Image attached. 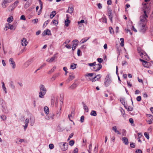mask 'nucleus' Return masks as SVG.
<instances>
[{
	"instance_id": "obj_48",
	"label": "nucleus",
	"mask_w": 153,
	"mask_h": 153,
	"mask_svg": "<svg viewBox=\"0 0 153 153\" xmlns=\"http://www.w3.org/2000/svg\"><path fill=\"white\" fill-rule=\"evenodd\" d=\"M136 99L137 101L140 102L141 100V97L140 96H138L137 97Z\"/></svg>"
},
{
	"instance_id": "obj_32",
	"label": "nucleus",
	"mask_w": 153,
	"mask_h": 153,
	"mask_svg": "<svg viewBox=\"0 0 153 153\" xmlns=\"http://www.w3.org/2000/svg\"><path fill=\"white\" fill-rule=\"evenodd\" d=\"M76 64H74L73 63L71 65L70 68L71 69H74L76 68Z\"/></svg>"
},
{
	"instance_id": "obj_3",
	"label": "nucleus",
	"mask_w": 153,
	"mask_h": 153,
	"mask_svg": "<svg viewBox=\"0 0 153 153\" xmlns=\"http://www.w3.org/2000/svg\"><path fill=\"white\" fill-rule=\"evenodd\" d=\"M59 146L61 149L63 151L66 150L68 147V144L67 143H59Z\"/></svg>"
},
{
	"instance_id": "obj_43",
	"label": "nucleus",
	"mask_w": 153,
	"mask_h": 153,
	"mask_svg": "<svg viewBox=\"0 0 153 153\" xmlns=\"http://www.w3.org/2000/svg\"><path fill=\"white\" fill-rule=\"evenodd\" d=\"M0 102L2 105H3V104H5L4 100L2 98L0 99Z\"/></svg>"
},
{
	"instance_id": "obj_17",
	"label": "nucleus",
	"mask_w": 153,
	"mask_h": 153,
	"mask_svg": "<svg viewBox=\"0 0 153 153\" xmlns=\"http://www.w3.org/2000/svg\"><path fill=\"white\" fill-rule=\"evenodd\" d=\"M122 140L123 141V143L126 145H128V139L126 137H123L122 138Z\"/></svg>"
},
{
	"instance_id": "obj_47",
	"label": "nucleus",
	"mask_w": 153,
	"mask_h": 153,
	"mask_svg": "<svg viewBox=\"0 0 153 153\" xmlns=\"http://www.w3.org/2000/svg\"><path fill=\"white\" fill-rule=\"evenodd\" d=\"M20 19L21 20H26L25 17L24 15H22L21 16Z\"/></svg>"
},
{
	"instance_id": "obj_8",
	"label": "nucleus",
	"mask_w": 153,
	"mask_h": 153,
	"mask_svg": "<svg viewBox=\"0 0 153 153\" xmlns=\"http://www.w3.org/2000/svg\"><path fill=\"white\" fill-rule=\"evenodd\" d=\"M102 76L101 74H98L95 76L92 79H90L91 80L92 82H95L97 80H98L99 79H100L101 77Z\"/></svg>"
},
{
	"instance_id": "obj_40",
	"label": "nucleus",
	"mask_w": 153,
	"mask_h": 153,
	"mask_svg": "<svg viewBox=\"0 0 153 153\" xmlns=\"http://www.w3.org/2000/svg\"><path fill=\"white\" fill-rule=\"evenodd\" d=\"M1 118L3 120H5L7 118L6 116L4 115L1 116Z\"/></svg>"
},
{
	"instance_id": "obj_56",
	"label": "nucleus",
	"mask_w": 153,
	"mask_h": 153,
	"mask_svg": "<svg viewBox=\"0 0 153 153\" xmlns=\"http://www.w3.org/2000/svg\"><path fill=\"white\" fill-rule=\"evenodd\" d=\"M78 149L77 148H75L74 150V153H78Z\"/></svg>"
},
{
	"instance_id": "obj_21",
	"label": "nucleus",
	"mask_w": 153,
	"mask_h": 153,
	"mask_svg": "<svg viewBox=\"0 0 153 153\" xmlns=\"http://www.w3.org/2000/svg\"><path fill=\"white\" fill-rule=\"evenodd\" d=\"M44 110L46 114L48 115L49 114V108L48 107L46 106L44 107Z\"/></svg>"
},
{
	"instance_id": "obj_49",
	"label": "nucleus",
	"mask_w": 153,
	"mask_h": 153,
	"mask_svg": "<svg viewBox=\"0 0 153 153\" xmlns=\"http://www.w3.org/2000/svg\"><path fill=\"white\" fill-rule=\"evenodd\" d=\"M96 63V62H94L93 63H88V65L90 66H93V67Z\"/></svg>"
},
{
	"instance_id": "obj_55",
	"label": "nucleus",
	"mask_w": 153,
	"mask_h": 153,
	"mask_svg": "<svg viewBox=\"0 0 153 153\" xmlns=\"http://www.w3.org/2000/svg\"><path fill=\"white\" fill-rule=\"evenodd\" d=\"M135 152L136 153H142V151L140 149H138L136 150Z\"/></svg>"
},
{
	"instance_id": "obj_62",
	"label": "nucleus",
	"mask_w": 153,
	"mask_h": 153,
	"mask_svg": "<svg viewBox=\"0 0 153 153\" xmlns=\"http://www.w3.org/2000/svg\"><path fill=\"white\" fill-rule=\"evenodd\" d=\"M81 52L80 50L79 49H78L77 50V54L78 56H80V53Z\"/></svg>"
},
{
	"instance_id": "obj_23",
	"label": "nucleus",
	"mask_w": 153,
	"mask_h": 153,
	"mask_svg": "<svg viewBox=\"0 0 153 153\" xmlns=\"http://www.w3.org/2000/svg\"><path fill=\"white\" fill-rule=\"evenodd\" d=\"M74 10V8L73 7H69L68 10H67L66 12L71 13H72Z\"/></svg>"
},
{
	"instance_id": "obj_53",
	"label": "nucleus",
	"mask_w": 153,
	"mask_h": 153,
	"mask_svg": "<svg viewBox=\"0 0 153 153\" xmlns=\"http://www.w3.org/2000/svg\"><path fill=\"white\" fill-rule=\"evenodd\" d=\"M107 4L108 5H110L112 4V1L111 0H108L107 1Z\"/></svg>"
},
{
	"instance_id": "obj_12",
	"label": "nucleus",
	"mask_w": 153,
	"mask_h": 153,
	"mask_svg": "<svg viewBox=\"0 0 153 153\" xmlns=\"http://www.w3.org/2000/svg\"><path fill=\"white\" fill-rule=\"evenodd\" d=\"M9 62L10 64L12 65L13 68L14 69L16 68V64L13 59L12 58H10L9 60Z\"/></svg>"
},
{
	"instance_id": "obj_15",
	"label": "nucleus",
	"mask_w": 153,
	"mask_h": 153,
	"mask_svg": "<svg viewBox=\"0 0 153 153\" xmlns=\"http://www.w3.org/2000/svg\"><path fill=\"white\" fill-rule=\"evenodd\" d=\"M51 34V31L48 29L45 30L42 33L43 36H45V35H50Z\"/></svg>"
},
{
	"instance_id": "obj_9",
	"label": "nucleus",
	"mask_w": 153,
	"mask_h": 153,
	"mask_svg": "<svg viewBox=\"0 0 153 153\" xmlns=\"http://www.w3.org/2000/svg\"><path fill=\"white\" fill-rule=\"evenodd\" d=\"M60 101L62 102V103L60 104V109L58 111H57L56 114V116L57 117H59L60 116L61 113L62 107V101H61V100H60Z\"/></svg>"
},
{
	"instance_id": "obj_41",
	"label": "nucleus",
	"mask_w": 153,
	"mask_h": 153,
	"mask_svg": "<svg viewBox=\"0 0 153 153\" xmlns=\"http://www.w3.org/2000/svg\"><path fill=\"white\" fill-rule=\"evenodd\" d=\"M77 45V44H75V43H74L73 45L72 50L74 51L76 48V47Z\"/></svg>"
},
{
	"instance_id": "obj_57",
	"label": "nucleus",
	"mask_w": 153,
	"mask_h": 153,
	"mask_svg": "<svg viewBox=\"0 0 153 153\" xmlns=\"http://www.w3.org/2000/svg\"><path fill=\"white\" fill-rule=\"evenodd\" d=\"M65 47L68 49H71V46L70 45L67 44L65 46Z\"/></svg>"
},
{
	"instance_id": "obj_63",
	"label": "nucleus",
	"mask_w": 153,
	"mask_h": 153,
	"mask_svg": "<svg viewBox=\"0 0 153 153\" xmlns=\"http://www.w3.org/2000/svg\"><path fill=\"white\" fill-rule=\"evenodd\" d=\"M85 22V21L83 19H82V20H81L80 21H78V24H80V23H83Z\"/></svg>"
},
{
	"instance_id": "obj_22",
	"label": "nucleus",
	"mask_w": 153,
	"mask_h": 153,
	"mask_svg": "<svg viewBox=\"0 0 153 153\" xmlns=\"http://www.w3.org/2000/svg\"><path fill=\"white\" fill-rule=\"evenodd\" d=\"M111 80L109 79H107L105 82V84L106 87L108 86L111 83Z\"/></svg>"
},
{
	"instance_id": "obj_61",
	"label": "nucleus",
	"mask_w": 153,
	"mask_h": 153,
	"mask_svg": "<svg viewBox=\"0 0 153 153\" xmlns=\"http://www.w3.org/2000/svg\"><path fill=\"white\" fill-rule=\"evenodd\" d=\"M103 19L102 22L105 23H107V19L106 18H102Z\"/></svg>"
},
{
	"instance_id": "obj_5",
	"label": "nucleus",
	"mask_w": 153,
	"mask_h": 153,
	"mask_svg": "<svg viewBox=\"0 0 153 153\" xmlns=\"http://www.w3.org/2000/svg\"><path fill=\"white\" fill-rule=\"evenodd\" d=\"M19 2L18 1H16L13 4H12L11 6L9 7V10H10L11 11H13L17 6Z\"/></svg>"
},
{
	"instance_id": "obj_38",
	"label": "nucleus",
	"mask_w": 153,
	"mask_h": 153,
	"mask_svg": "<svg viewBox=\"0 0 153 153\" xmlns=\"http://www.w3.org/2000/svg\"><path fill=\"white\" fill-rule=\"evenodd\" d=\"M109 31L111 34H113L114 33V31L112 27H109Z\"/></svg>"
},
{
	"instance_id": "obj_29",
	"label": "nucleus",
	"mask_w": 153,
	"mask_h": 153,
	"mask_svg": "<svg viewBox=\"0 0 153 153\" xmlns=\"http://www.w3.org/2000/svg\"><path fill=\"white\" fill-rule=\"evenodd\" d=\"M24 141L23 139H21L20 138L18 139L16 141V143L18 144H19V143H22Z\"/></svg>"
},
{
	"instance_id": "obj_35",
	"label": "nucleus",
	"mask_w": 153,
	"mask_h": 153,
	"mask_svg": "<svg viewBox=\"0 0 153 153\" xmlns=\"http://www.w3.org/2000/svg\"><path fill=\"white\" fill-rule=\"evenodd\" d=\"M34 60V59L33 58H31L29 59L27 61V62L30 65L33 61Z\"/></svg>"
},
{
	"instance_id": "obj_31",
	"label": "nucleus",
	"mask_w": 153,
	"mask_h": 153,
	"mask_svg": "<svg viewBox=\"0 0 153 153\" xmlns=\"http://www.w3.org/2000/svg\"><path fill=\"white\" fill-rule=\"evenodd\" d=\"M8 28L10 29V30H12L13 29L14 30H15V29L14 28V26L13 25H11L10 24H8Z\"/></svg>"
},
{
	"instance_id": "obj_13",
	"label": "nucleus",
	"mask_w": 153,
	"mask_h": 153,
	"mask_svg": "<svg viewBox=\"0 0 153 153\" xmlns=\"http://www.w3.org/2000/svg\"><path fill=\"white\" fill-rule=\"evenodd\" d=\"M108 16L109 17V19L111 21V22H112V15L111 14L112 13V10L111 9H109L108 10Z\"/></svg>"
},
{
	"instance_id": "obj_7",
	"label": "nucleus",
	"mask_w": 153,
	"mask_h": 153,
	"mask_svg": "<svg viewBox=\"0 0 153 153\" xmlns=\"http://www.w3.org/2000/svg\"><path fill=\"white\" fill-rule=\"evenodd\" d=\"M55 115L53 113H50L49 115H46L45 118L47 120H49L50 119L53 120L54 119Z\"/></svg>"
},
{
	"instance_id": "obj_58",
	"label": "nucleus",
	"mask_w": 153,
	"mask_h": 153,
	"mask_svg": "<svg viewBox=\"0 0 153 153\" xmlns=\"http://www.w3.org/2000/svg\"><path fill=\"white\" fill-rule=\"evenodd\" d=\"M130 146L132 148H134L135 147V144L134 143H131L130 144Z\"/></svg>"
},
{
	"instance_id": "obj_33",
	"label": "nucleus",
	"mask_w": 153,
	"mask_h": 153,
	"mask_svg": "<svg viewBox=\"0 0 153 153\" xmlns=\"http://www.w3.org/2000/svg\"><path fill=\"white\" fill-rule=\"evenodd\" d=\"M13 20V17H9L7 19V21L9 23H11Z\"/></svg>"
},
{
	"instance_id": "obj_19",
	"label": "nucleus",
	"mask_w": 153,
	"mask_h": 153,
	"mask_svg": "<svg viewBox=\"0 0 153 153\" xmlns=\"http://www.w3.org/2000/svg\"><path fill=\"white\" fill-rule=\"evenodd\" d=\"M112 130L115 133H117V134H121V133L117 130L116 126H114L112 127Z\"/></svg>"
},
{
	"instance_id": "obj_45",
	"label": "nucleus",
	"mask_w": 153,
	"mask_h": 153,
	"mask_svg": "<svg viewBox=\"0 0 153 153\" xmlns=\"http://www.w3.org/2000/svg\"><path fill=\"white\" fill-rule=\"evenodd\" d=\"M49 147L50 149H53L54 148V145L53 144H50L49 145Z\"/></svg>"
},
{
	"instance_id": "obj_54",
	"label": "nucleus",
	"mask_w": 153,
	"mask_h": 153,
	"mask_svg": "<svg viewBox=\"0 0 153 153\" xmlns=\"http://www.w3.org/2000/svg\"><path fill=\"white\" fill-rule=\"evenodd\" d=\"M38 19H33L32 20V22L34 24L37 23L38 22Z\"/></svg>"
},
{
	"instance_id": "obj_39",
	"label": "nucleus",
	"mask_w": 153,
	"mask_h": 153,
	"mask_svg": "<svg viewBox=\"0 0 153 153\" xmlns=\"http://www.w3.org/2000/svg\"><path fill=\"white\" fill-rule=\"evenodd\" d=\"M69 145L72 146H73L74 143V141L73 140H71L69 142Z\"/></svg>"
},
{
	"instance_id": "obj_37",
	"label": "nucleus",
	"mask_w": 153,
	"mask_h": 153,
	"mask_svg": "<svg viewBox=\"0 0 153 153\" xmlns=\"http://www.w3.org/2000/svg\"><path fill=\"white\" fill-rule=\"evenodd\" d=\"M30 65V64L28 62L26 61V62L24 64V66L25 67L27 68L29 65Z\"/></svg>"
},
{
	"instance_id": "obj_6",
	"label": "nucleus",
	"mask_w": 153,
	"mask_h": 153,
	"mask_svg": "<svg viewBox=\"0 0 153 153\" xmlns=\"http://www.w3.org/2000/svg\"><path fill=\"white\" fill-rule=\"evenodd\" d=\"M75 77V76L73 73H70L69 77L66 80L68 82H69L70 81L73 80Z\"/></svg>"
},
{
	"instance_id": "obj_28",
	"label": "nucleus",
	"mask_w": 153,
	"mask_h": 153,
	"mask_svg": "<svg viewBox=\"0 0 153 153\" xmlns=\"http://www.w3.org/2000/svg\"><path fill=\"white\" fill-rule=\"evenodd\" d=\"M82 104H83V106L84 107V109L85 110V111L86 112H88V107L87 106V105H86V104L83 102H82Z\"/></svg>"
},
{
	"instance_id": "obj_52",
	"label": "nucleus",
	"mask_w": 153,
	"mask_h": 153,
	"mask_svg": "<svg viewBox=\"0 0 153 153\" xmlns=\"http://www.w3.org/2000/svg\"><path fill=\"white\" fill-rule=\"evenodd\" d=\"M97 60L99 63H101L103 62V59L101 58H98Z\"/></svg>"
},
{
	"instance_id": "obj_25",
	"label": "nucleus",
	"mask_w": 153,
	"mask_h": 153,
	"mask_svg": "<svg viewBox=\"0 0 153 153\" xmlns=\"http://www.w3.org/2000/svg\"><path fill=\"white\" fill-rule=\"evenodd\" d=\"M68 17H67V19L65 21V25L67 27L68 26L70 22V21L68 19Z\"/></svg>"
},
{
	"instance_id": "obj_44",
	"label": "nucleus",
	"mask_w": 153,
	"mask_h": 153,
	"mask_svg": "<svg viewBox=\"0 0 153 153\" xmlns=\"http://www.w3.org/2000/svg\"><path fill=\"white\" fill-rule=\"evenodd\" d=\"M53 23L55 25H57L58 24V22L56 20H53Z\"/></svg>"
},
{
	"instance_id": "obj_10",
	"label": "nucleus",
	"mask_w": 153,
	"mask_h": 153,
	"mask_svg": "<svg viewBox=\"0 0 153 153\" xmlns=\"http://www.w3.org/2000/svg\"><path fill=\"white\" fill-rule=\"evenodd\" d=\"M27 43H28L26 39L23 38L21 40V43L23 46H26L27 45Z\"/></svg>"
},
{
	"instance_id": "obj_36",
	"label": "nucleus",
	"mask_w": 153,
	"mask_h": 153,
	"mask_svg": "<svg viewBox=\"0 0 153 153\" xmlns=\"http://www.w3.org/2000/svg\"><path fill=\"white\" fill-rule=\"evenodd\" d=\"M125 107L128 111H132L133 110V108L131 106H128V108L126 107V106Z\"/></svg>"
},
{
	"instance_id": "obj_42",
	"label": "nucleus",
	"mask_w": 153,
	"mask_h": 153,
	"mask_svg": "<svg viewBox=\"0 0 153 153\" xmlns=\"http://www.w3.org/2000/svg\"><path fill=\"white\" fill-rule=\"evenodd\" d=\"M144 136L147 139H149V134L147 132H145L144 134Z\"/></svg>"
},
{
	"instance_id": "obj_20",
	"label": "nucleus",
	"mask_w": 153,
	"mask_h": 153,
	"mask_svg": "<svg viewBox=\"0 0 153 153\" xmlns=\"http://www.w3.org/2000/svg\"><path fill=\"white\" fill-rule=\"evenodd\" d=\"M60 75V74L59 73L55 74L52 76V77L51 78V79H53V80L54 81L56 79V78L58 77Z\"/></svg>"
},
{
	"instance_id": "obj_11",
	"label": "nucleus",
	"mask_w": 153,
	"mask_h": 153,
	"mask_svg": "<svg viewBox=\"0 0 153 153\" xmlns=\"http://www.w3.org/2000/svg\"><path fill=\"white\" fill-rule=\"evenodd\" d=\"M140 61L143 62V65L144 66V67L146 68L149 67V64H150V63L149 62H147V61L144 60L142 59H140Z\"/></svg>"
},
{
	"instance_id": "obj_2",
	"label": "nucleus",
	"mask_w": 153,
	"mask_h": 153,
	"mask_svg": "<svg viewBox=\"0 0 153 153\" xmlns=\"http://www.w3.org/2000/svg\"><path fill=\"white\" fill-rule=\"evenodd\" d=\"M40 91L39 93V97L40 98H43L44 97L47 91V90L45 85L43 84H41L39 86Z\"/></svg>"
},
{
	"instance_id": "obj_64",
	"label": "nucleus",
	"mask_w": 153,
	"mask_h": 153,
	"mask_svg": "<svg viewBox=\"0 0 153 153\" xmlns=\"http://www.w3.org/2000/svg\"><path fill=\"white\" fill-rule=\"evenodd\" d=\"M73 135H74V134L73 133H72L71 134H70L69 137L68 139V140H69L70 139L73 137Z\"/></svg>"
},
{
	"instance_id": "obj_16",
	"label": "nucleus",
	"mask_w": 153,
	"mask_h": 153,
	"mask_svg": "<svg viewBox=\"0 0 153 153\" xmlns=\"http://www.w3.org/2000/svg\"><path fill=\"white\" fill-rule=\"evenodd\" d=\"M77 86V85L76 84L74 83L68 87V89L69 90H73L75 89Z\"/></svg>"
},
{
	"instance_id": "obj_4",
	"label": "nucleus",
	"mask_w": 153,
	"mask_h": 153,
	"mask_svg": "<svg viewBox=\"0 0 153 153\" xmlns=\"http://www.w3.org/2000/svg\"><path fill=\"white\" fill-rule=\"evenodd\" d=\"M102 68V65L101 64L99 63L97 64H95L92 70L94 71H97L100 70Z\"/></svg>"
},
{
	"instance_id": "obj_30",
	"label": "nucleus",
	"mask_w": 153,
	"mask_h": 153,
	"mask_svg": "<svg viewBox=\"0 0 153 153\" xmlns=\"http://www.w3.org/2000/svg\"><path fill=\"white\" fill-rule=\"evenodd\" d=\"M90 114L91 116H96L97 115V114L96 111L92 110L91 111V112Z\"/></svg>"
},
{
	"instance_id": "obj_24",
	"label": "nucleus",
	"mask_w": 153,
	"mask_h": 153,
	"mask_svg": "<svg viewBox=\"0 0 153 153\" xmlns=\"http://www.w3.org/2000/svg\"><path fill=\"white\" fill-rule=\"evenodd\" d=\"M74 111H72L71 112V114H69L68 115V117L69 119V120L71 121H72L71 120V117H73L74 116Z\"/></svg>"
},
{
	"instance_id": "obj_46",
	"label": "nucleus",
	"mask_w": 153,
	"mask_h": 153,
	"mask_svg": "<svg viewBox=\"0 0 153 153\" xmlns=\"http://www.w3.org/2000/svg\"><path fill=\"white\" fill-rule=\"evenodd\" d=\"M39 2L40 5V10H42V3L41 0H39Z\"/></svg>"
},
{
	"instance_id": "obj_14",
	"label": "nucleus",
	"mask_w": 153,
	"mask_h": 153,
	"mask_svg": "<svg viewBox=\"0 0 153 153\" xmlns=\"http://www.w3.org/2000/svg\"><path fill=\"white\" fill-rule=\"evenodd\" d=\"M56 58V57L55 55H54L51 58L48 59L46 61L49 63H51L53 62Z\"/></svg>"
},
{
	"instance_id": "obj_18",
	"label": "nucleus",
	"mask_w": 153,
	"mask_h": 153,
	"mask_svg": "<svg viewBox=\"0 0 153 153\" xmlns=\"http://www.w3.org/2000/svg\"><path fill=\"white\" fill-rule=\"evenodd\" d=\"M2 109L3 112H4L5 113H7L8 112V111L7 110V108L5 104H3V105H2Z\"/></svg>"
},
{
	"instance_id": "obj_59",
	"label": "nucleus",
	"mask_w": 153,
	"mask_h": 153,
	"mask_svg": "<svg viewBox=\"0 0 153 153\" xmlns=\"http://www.w3.org/2000/svg\"><path fill=\"white\" fill-rule=\"evenodd\" d=\"M97 6L99 9H101L102 8V6L101 4L100 3H99L97 4Z\"/></svg>"
},
{
	"instance_id": "obj_60",
	"label": "nucleus",
	"mask_w": 153,
	"mask_h": 153,
	"mask_svg": "<svg viewBox=\"0 0 153 153\" xmlns=\"http://www.w3.org/2000/svg\"><path fill=\"white\" fill-rule=\"evenodd\" d=\"M129 121L130 123L131 124L133 123H134V120L132 118H131L129 119Z\"/></svg>"
},
{
	"instance_id": "obj_27",
	"label": "nucleus",
	"mask_w": 153,
	"mask_h": 153,
	"mask_svg": "<svg viewBox=\"0 0 153 153\" xmlns=\"http://www.w3.org/2000/svg\"><path fill=\"white\" fill-rule=\"evenodd\" d=\"M56 13L55 11H53L50 16V17L51 19H52L56 15Z\"/></svg>"
},
{
	"instance_id": "obj_51",
	"label": "nucleus",
	"mask_w": 153,
	"mask_h": 153,
	"mask_svg": "<svg viewBox=\"0 0 153 153\" xmlns=\"http://www.w3.org/2000/svg\"><path fill=\"white\" fill-rule=\"evenodd\" d=\"M126 130L125 129L122 130V134L123 136H125L126 135Z\"/></svg>"
},
{
	"instance_id": "obj_34",
	"label": "nucleus",
	"mask_w": 153,
	"mask_h": 153,
	"mask_svg": "<svg viewBox=\"0 0 153 153\" xmlns=\"http://www.w3.org/2000/svg\"><path fill=\"white\" fill-rule=\"evenodd\" d=\"M89 39V37L88 38H85L83 39H82V43H83L84 42H86Z\"/></svg>"
},
{
	"instance_id": "obj_26",
	"label": "nucleus",
	"mask_w": 153,
	"mask_h": 153,
	"mask_svg": "<svg viewBox=\"0 0 153 153\" xmlns=\"http://www.w3.org/2000/svg\"><path fill=\"white\" fill-rule=\"evenodd\" d=\"M56 68V66H54L48 72V74H51L54 72Z\"/></svg>"
},
{
	"instance_id": "obj_1",
	"label": "nucleus",
	"mask_w": 153,
	"mask_h": 153,
	"mask_svg": "<svg viewBox=\"0 0 153 153\" xmlns=\"http://www.w3.org/2000/svg\"><path fill=\"white\" fill-rule=\"evenodd\" d=\"M148 13L146 10L140 17V32L144 33L146 30V24L147 22V18L148 17Z\"/></svg>"
},
{
	"instance_id": "obj_50",
	"label": "nucleus",
	"mask_w": 153,
	"mask_h": 153,
	"mask_svg": "<svg viewBox=\"0 0 153 153\" xmlns=\"http://www.w3.org/2000/svg\"><path fill=\"white\" fill-rule=\"evenodd\" d=\"M84 117L83 116H82L80 118V121L81 123H83L84 121Z\"/></svg>"
}]
</instances>
